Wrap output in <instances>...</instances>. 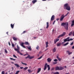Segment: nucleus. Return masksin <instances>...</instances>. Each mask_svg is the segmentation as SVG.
Instances as JSON below:
<instances>
[{"instance_id": "1", "label": "nucleus", "mask_w": 74, "mask_h": 74, "mask_svg": "<svg viewBox=\"0 0 74 74\" xmlns=\"http://www.w3.org/2000/svg\"><path fill=\"white\" fill-rule=\"evenodd\" d=\"M61 25L64 26V28L66 30H67L69 29V23L66 22L65 23H61Z\"/></svg>"}, {"instance_id": "2", "label": "nucleus", "mask_w": 74, "mask_h": 74, "mask_svg": "<svg viewBox=\"0 0 74 74\" xmlns=\"http://www.w3.org/2000/svg\"><path fill=\"white\" fill-rule=\"evenodd\" d=\"M64 9H66L68 11H70L71 10V8L70 6H69V5L68 3H66L64 5Z\"/></svg>"}, {"instance_id": "3", "label": "nucleus", "mask_w": 74, "mask_h": 74, "mask_svg": "<svg viewBox=\"0 0 74 74\" xmlns=\"http://www.w3.org/2000/svg\"><path fill=\"white\" fill-rule=\"evenodd\" d=\"M67 15L66 14V15L64 16V14H62V15L61 18L60 20V21H62L63 20V19H64V18L65 17V16H66Z\"/></svg>"}, {"instance_id": "4", "label": "nucleus", "mask_w": 74, "mask_h": 74, "mask_svg": "<svg viewBox=\"0 0 74 74\" xmlns=\"http://www.w3.org/2000/svg\"><path fill=\"white\" fill-rule=\"evenodd\" d=\"M65 35H66V32H64L62 34L60 35L59 36H58V38H59L60 37H63V36H65Z\"/></svg>"}, {"instance_id": "5", "label": "nucleus", "mask_w": 74, "mask_h": 74, "mask_svg": "<svg viewBox=\"0 0 74 74\" xmlns=\"http://www.w3.org/2000/svg\"><path fill=\"white\" fill-rule=\"evenodd\" d=\"M25 59H27V58H29V59H33L34 58V56H32L30 57V55H28V56L26 57H25Z\"/></svg>"}, {"instance_id": "6", "label": "nucleus", "mask_w": 74, "mask_h": 74, "mask_svg": "<svg viewBox=\"0 0 74 74\" xmlns=\"http://www.w3.org/2000/svg\"><path fill=\"white\" fill-rule=\"evenodd\" d=\"M55 19V15H53L51 16V21H52L54 20Z\"/></svg>"}, {"instance_id": "7", "label": "nucleus", "mask_w": 74, "mask_h": 74, "mask_svg": "<svg viewBox=\"0 0 74 74\" xmlns=\"http://www.w3.org/2000/svg\"><path fill=\"white\" fill-rule=\"evenodd\" d=\"M47 63H46L45 64V66H44V71H45V70H46V69H47Z\"/></svg>"}, {"instance_id": "8", "label": "nucleus", "mask_w": 74, "mask_h": 74, "mask_svg": "<svg viewBox=\"0 0 74 74\" xmlns=\"http://www.w3.org/2000/svg\"><path fill=\"white\" fill-rule=\"evenodd\" d=\"M59 41V39H56V40H55V39L54 40V43L55 44H56V42L57 41Z\"/></svg>"}, {"instance_id": "9", "label": "nucleus", "mask_w": 74, "mask_h": 74, "mask_svg": "<svg viewBox=\"0 0 74 74\" xmlns=\"http://www.w3.org/2000/svg\"><path fill=\"white\" fill-rule=\"evenodd\" d=\"M17 49L16 48L14 49V50L15 51H17V50H19L20 49V48L19 47H18V45H17Z\"/></svg>"}, {"instance_id": "10", "label": "nucleus", "mask_w": 74, "mask_h": 74, "mask_svg": "<svg viewBox=\"0 0 74 74\" xmlns=\"http://www.w3.org/2000/svg\"><path fill=\"white\" fill-rule=\"evenodd\" d=\"M47 60L48 62H51V60H52L51 59V58H48L47 59Z\"/></svg>"}, {"instance_id": "11", "label": "nucleus", "mask_w": 74, "mask_h": 74, "mask_svg": "<svg viewBox=\"0 0 74 74\" xmlns=\"http://www.w3.org/2000/svg\"><path fill=\"white\" fill-rule=\"evenodd\" d=\"M41 68H39L38 69V70L37 72V73H39L40 72V71H41Z\"/></svg>"}, {"instance_id": "12", "label": "nucleus", "mask_w": 74, "mask_h": 74, "mask_svg": "<svg viewBox=\"0 0 74 74\" xmlns=\"http://www.w3.org/2000/svg\"><path fill=\"white\" fill-rule=\"evenodd\" d=\"M59 68V70H62L64 69V67H63L60 66Z\"/></svg>"}, {"instance_id": "13", "label": "nucleus", "mask_w": 74, "mask_h": 74, "mask_svg": "<svg viewBox=\"0 0 74 74\" xmlns=\"http://www.w3.org/2000/svg\"><path fill=\"white\" fill-rule=\"evenodd\" d=\"M48 27H49V22H47V27L46 28L47 29H48Z\"/></svg>"}, {"instance_id": "14", "label": "nucleus", "mask_w": 74, "mask_h": 74, "mask_svg": "<svg viewBox=\"0 0 74 74\" xmlns=\"http://www.w3.org/2000/svg\"><path fill=\"white\" fill-rule=\"evenodd\" d=\"M72 24L71 25V27L73 26L74 25V20L72 21Z\"/></svg>"}, {"instance_id": "15", "label": "nucleus", "mask_w": 74, "mask_h": 74, "mask_svg": "<svg viewBox=\"0 0 74 74\" xmlns=\"http://www.w3.org/2000/svg\"><path fill=\"white\" fill-rule=\"evenodd\" d=\"M46 45V48H47V47H48V44H49L48 42H46L45 43Z\"/></svg>"}, {"instance_id": "16", "label": "nucleus", "mask_w": 74, "mask_h": 74, "mask_svg": "<svg viewBox=\"0 0 74 74\" xmlns=\"http://www.w3.org/2000/svg\"><path fill=\"white\" fill-rule=\"evenodd\" d=\"M27 48L30 50V51H32V49L31 48V46H29L28 47H27Z\"/></svg>"}, {"instance_id": "17", "label": "nucleus", "mask_w": 74, "mask_h": 74, "mask_svg": "<svg viewBox=\"0 0 74 74\" xmlns=\"http://www.w3.org/2000/svg\"><path fill=\"white\" fill-rule=\"evenodd\" d=\"M37 1L36 0H34L32 1V3H33V4H34V3H36Z\"/></svg>"}, {"instance_id": "18", "label": "nucleus", "mask_w": 74, "mask_h": 74, "mask_svg": "<svg viewBox=\"0 0 74 74\" xmlns=\"http://www.w3.org/2000/svg\"><path fill=\"white\" fill-rule=\"evenodd\" d=\"M14 24H11V27L12 29H14Z\"/></svg>"}, {"instance_id": "19", "label": "nucleus", "mask_w": 74, "mask_h": 74, "mask_svg": "<svg viewBox=\"0 0 74 74\" xmlns=\"http://www.w3.org/2000/svg\"><path fill=\"white\" fill-rule=\"evenodd\" d=\"M47 67L48 68V70H49L51 69L50 66H49V65H47Z\"/></svg>"}, {"instance_id": "20", "label": "nucleus", "mask_w": 74, "mask_h": 74, "mask_svg": "<svg viewBox=\"0 0 74 74\" xmlns=\"http://www.w3.org/2000/svg\"><path fill=\"white\" fill-rule=\"evenodd\" d=\"M14 65H15V66H16L17 67H20L19 65H18V64H15Z\"/></svg>"}, {"instance_id": "21", "label": "nucleus", "mask_w": 74, "mask_h": 74, "mask_svg": "<svg viewBox=\"0 0 74 74\" xmlns=\"http://www.w3.org/2000/svg\"><path fill=\"white\" fill-rule=\"evenodd\" d=\"M56 70H59V67L57 66L56 67Z\"/></svg>"}, {"instance_id": "22", "label": "nucleus", "mask_w": 74, "mask_h": 74, "mask_svg": "<svg viewBox=\"0 0 74 74\" xmlns=\"http://www.w3.org/2000/svg\"><path fill=\"white\" fill-rule=\"evenodd\" d=\"M25 45H30V44L29 43V42H25Z\"/></svg>"}, {"instance_id": "23", "label": "nucleus", "mask_w": 74, "mask_h": 74, "mask_svg": "<svg viewBox=\"0 0 74 74\" xmlns=\"http://www.w3.org/2000/svg\"><path fill=\"white\" fill-rule=\"evenodd\" d=\"M61 45V43H59L57 44V47H59Z\"/></svg>"}, {"instance_id": "24", "label": "nucleus", "mask_w": 74, "mask_h": 74, "mask_svg": "<svg viewBox=\"0 0 74 74\" xmlns=\"http://www.w3.org/2000/svg\"><path fill=\"white\" fill-rule=\"evenodd\" d=\"M53 52H55L56 51V48H54L53 49Z\"/></svg>"}, {"instance_id": "25", "label": "nucleus", "mask_w": 74, "mask_h": 74, "mask_svg": "<svg viewBox=\"0 0 74 74\" xmlns=\"http://www.w3.org/2000/svg\"><path fill=\"white\" fill-rule=\"evenodd\" d=\"M13 39L14 41H17V38L15 37H13Z\"/></svg>"}, {"instance_id": "26", "label": "nucleus", "mask_w": 74, "mask_h": 74, "mask_svg": "<svg viewBox=\"0 0 74 74\" xmlns=\"http://www.w3.org/2000/svg\"><path fill=\"white\" fill-rule=\"evenodd\" d=\"M69 44V42H68L66 43L65 44L63 45L64 46H66V45H68Z\"/></svg>"}, {"instance_id": "27", "label": "nucleus", "mask_w": 74, "mask_h": 74, "mask_svg": "<svg viewBox=\"0 0 74 74\" xmlns=\"http://www.w3.org/2000/svg\"><path fill=\"white\" fill-rule=\"evenodd\" d=\"M53 74H59V72H56L53 73Z\"/></svg>"}, {"instance_id": "28", "label": "nucleus", "mask_w": 74, "mask_h": 74, "mask_svg": "<svg viewBox=\"0 0 74 74\" xmlns=\"http://www.w3.org/2000/svg\"><path fill=\"white\" fill-rule=\"evenodd\" d=\"M64 42H67V41H68V40H67V39L66 38L64 39Z\"/></svg>"}, {"instance_id": "29", "label": "nucleus", "mask_w": 74, "mask_h": 74, "mask_svg": "<svg viewBox=\"0 0 74 74\" xmlns=\"http://www.w3.org/2000/svg\"><path fill=\"white\" fill-rule=\"evenodd\" d=\"M23 45H24V43L23 42H22L20 44V45H21V46H22H22H23Z\"/></svg>"}, {"instance_id": "30", "label": "nucleus", "mask_w": 74, "mask_h": 74, "mask_svg": "<svg viewBox=\"0 0 74 74\" xmlns=\"http://www.w3.org/2000/svg\"><path fill=\"white\" fill-rule=\"evenodd\" d=\"M72 32H70L69 34V36H71V34H73V33H72Z\"/></svg>"}, {"instance_id": "31", "label": "nucleus", "mask_w": 74, "mask_h": 74, "mask_svg": "<svg viewBox=\"0 0 74 74\" xmlns=\"http://www.w3.org/2000/svg\"><path fill=\"white\" fill-rule=\"evenodd\" d=\"M28 69V67H26L24 68V70H27Z\"/></svg>"}, {"instance_id": "32", "label": "nucleus", "mask_w": 74, "mask_h": 74, "mask_svg": "<svg viewBox=\"0 0 74 74\" xmlns=\"http://www.w3.org/2000/svg\"><path fill=\"white\" fill-rule=\"evenodd\" d=\"M72 40H73V39L72 38H71L70 39L68 40V41H72Z\"/></svg>"}, {"instance_id": "33", "label": "nucleus", "mask_w": 74, "mask_h": 74, "mask_svg": "<svg viewBox=\"0 0 74 74\" xmlns=\"http://www.w3.org/2000/svg\"><path fill=\"white\" fill-rule=\"evenodd\" d=\"M22 64H24V65H25V66H27V64L25 63H23L22 62H21Z\"/></svg>"}, {"instance_id": "34", "label": "nucleus", "mask_w": 74, "mask_h": 74, "mask_svg": "<svg viewBox=\"0 0 74 74\" xmlns=\"http://www.w3.org/2000/svg\"><path fill=\"white\" fill-rule=\"evenodd\" d=\"M57 63H58V62H53V64H57Z\"/></svg>"}, {"instance_id": "35", "label": "nucleus", "mask_w": 74, "mask_h": 74, "mask_svg": "<svg viewBox=\"0 0 74 74\" xmlns=\"http://www.w3.org/2000/svg\"><path fill=\"white\" fill-rule=\"evenodd\" d=\"M42 56H40V57H39V58H38V60L39 59H41V58H42Z\"/></svg>"}, {"instance_id": "36", "label": "nucleus", "mask_w": 74, "mask_h": 74, "mask_svg": "<svg viewBox=\"0 0 74 74\" xmlns=\"http://www.w3.org/2000/svg\"><path fill=\"white\" fill-rule=\"evenodd\" d=\"M10 59H11V60H16V59H14L12 58H10Z\"/></svg>"}, {"instance_id": "37", "label": "nucleus", "mask_w": 74, "mask_h": 74, "mask_svg": "<svg viewBox=\"0 0 74 74\" xmlns=\"http://www.w3.org/2000/svg\"><path fill=\"white\" fill-rule=\"evenodd\" d=\"M12 47H15V45H14V44L12 43Z\"/></svg>"}, {"instance_id": "38", "label": "nucleus", "mask_w": 74, "mask_h": 74, "mask_svg": "<svg viewBox=\"0 0 74 74\" xmlns=\"http://www.w3.org/2000/svg\"><path fill=\"white\" fill-rule=\"evenodd\" d=\"M36 49H37V50H38V49L39 48V46H37V47H36Z\"/></svg>"}, {"instance_id": "39", "label": "nucleus", "mask_w": 74, "mask_h": 74, "mask_svg": "<svg viewBox=\"0 0 74 74\" xmlns=\"http://www.w3.org/2000/svg\"><path fill=\"white\" fill-rule=\"evenodd\" d=\"M5 74V72H4V71H2L1 73V74Z\"/></svg>"}, {"instance_id": "40", "label": "nucleus", "mask_w": 74, "mask_h": 74, "mask_svg": "<svg viewBox=\"0 0 74 74\" xmlns=\"http://www.w3.org/2000/svg\"><path fill=\"white\" fill-rule=\"evenodd\" d=\"M5 53H7V49H5Z\"/></svg>"}, {"instance_id": "41", "label": "nucleus", "mask_w": 74, "mask_h": 74, "mask_svg": "<svg viewBox=\"0 0 74 74\" xmlns=\"http://www.w3.org/2000/svg\"><path fill=\"white\" fill-rule=\"evenodd\" d=\"M28 71L29 73H31V70H30V69H28Z\"/></svg>"}, {"instance_id": "42", "label": "nucleus", "mask_w": 74, "mask_h": 74, "mask_svg": "<svg viewBox=\"0 0 74 74\" xmlns=\"http://www.w3.org/2000/svg\"><path fill=\"white\" fill-rule=\"evenodd\" d=\"M54 62H58V60L57 59H55L54 60Z\"/></svg>"}, {"instance_id": "43", "label": "nucleus", "mask_w": 74, "mask_h": 74, "mask_svg": "<svg viewBox=\"0 0 74 74\" xmlns=\"http://www.w3.org/2000/svg\"><path fill=\"white\" fill-rule=\"evenodd\" d=\"M13 56L15 58H17V57L15 55H13Z\"/></svg>"}, {"instance_id": "44", "label": "nucleus", "mask_w": 74, "mask_h": 74, "mask_svg": "<svg viewBox=\"0 0 74 74\" xmlns=\"http://www.w3.org/2000/svg\"><path fill=\"white\" fill-rule=\"evenodd\" d=\"M19 50H17V51H17V52L18 53H20V52H19Z\"/></svg>"}, {"instance_id": "45", "label": "nucleus", "mask_w": 74, "mask_h": 74, "mask_svg": "<svg viewBox=\"0 0 74 74\" xmlns=\"http://www.w3.org/2000/svg\"><path fill=\"white\" fill-rule=\"evenodd\" d=\"M66 52H67V53H68V55H69V53H70V51H66Z\"/></svg>"}, {"instance_id": "46", "label": "nucleus", "mask_w": 74, "mask_h": 74, "mask_svg": "<svg viewBox=\"0 0 74 74\" xmlns=\"http://www.w3.org/2000/svg\"><path fill=\"white\" fill-rule=\"evenodd\" d=\"M61 59H62L60 58H59L58 59V60H59V61H60V60H61Z\"/></svg>"}, {"instance_id": "47", "label": "nucleus", "mask_w": 74, "mask_h": 74, "mask_svg": "<svg viewBox=\"0 0 74 74\" xmlns=\"http://www.w3.org/2000/svg\"><path fill=\"white\" fill-rule=\"evenodd\" d=\"M54 68H52L51 69V71H53V70L54 69Z\"/></svg>"}, {"instance_id": "48", "label": "nucleus", "mask_w": 74, "mask_h": 74, "mask_svg": "<svg viewBox=\"0 0 74 74\" xmlns=\"http://www.w3.org/2000/svg\"><path fill=\"white\" fill-rule=\"evenodd\" d=\"M9 45L10 46L11 45V44H10V41L8 42Z\"/></svg>"}, {"instance_id": "49", "label": "nucleus", "mask_w": 74, "mask_h": 74, "mask_svg": "<svg viewBox=\"0 0 74 74\" xmlns=\"http://www.w3.org/2000/svg\"><path fill=\"white\" fill-rule=\"evenodd\" d=\"M56 22V20H55L54 21V22L53 23V24L54 25V24H55V22Z\"/></svg>"}, {"instance_id": "50", "label": "nucleus", "mask_w": 74, "mask_h": 74, "mask_svg": "<svg viewBox=\"0 0 74 74\" xmlns=\"http://www.w3.org/2000/svg\"><path fill=\"white\" fill-rule=\"evenodd\" d=\"M72 35L73 36H74V31L72 32Z\"/></svg>"}, {"instance_id": "51", "label": "nucleus", "mask_w": 74, "mask_h": 74, "mask_svg": "<svg viewBox=\"0 0 74 74\" xmlns=\"http://www.w3.org/2000/svg\"><path fill=\"white\" fill-rule=\"evenodd\" d=\"M73 42H72L71 44L70 45H73Z\"/></svg>"}, {"instance_id": "52", "label": "nucleus", "mask_w": 74, "mask_h": 74, "mask_svg": "<svg viewBox=\"0 0 74 74\" xmlns=\"http://www.w3.org/2000/svg\"><path fill=\"white\" fill-rule=\"evenodd\" d=\"M72 54V52H69V55H70L71 54Z\"/></svg>"}, {"instance_id": "53", "label": "nucleus", "mask_w": 74, "mask_h": 74, "mask_svg": "<svg viewBox=\"0 0 74 74\" xmlns=\"http://www.w3.org/2000/svg\"><path fill=\"white\" fill-rule=\"evenodd\" d=\"M19 54L21 55H23V54L22 53H19Z\"/></svg>"}, {"instance_id": "54", "label": "nucleus", "mask_w": 74, "mask_h": 74, "mask_svg": "<svg viewBox=\"0 0 74 74\" xmlns=\"http://www.w3.org/2000/svg\"><path fill=\"white\" fill-rule=\"evenodd\" d=\"M22 47H23V48H26V47H25V46L23 45L22 46Z\"/></svg>"}, {"instance_id": "55", "label": "nucleus", "mask_w": 74, "mask_h": 74, "mask_svg": "<svg viewBox=\"0 0 74 74\" xmlns=\"http://www.w3.org/2000/svg\"><path fill=\"white\" fill-rule=\"evenodd\" d=\"M69 38H70L69 37H68L66 39H67V40H69Z\"/></svg>"}, {"instance_id": "56", "label": "nucleus", "mask_w": 74, "mask_h": 74, "mask_svg": "<svg viewBox=\"0 0 74 74\" xmlns=\"http://www.w3.org/2000/svg\"><path fill=\"white\" fill-rule=\"evenodd\" d=\"M63 67H64V68L65 69H66V68H67V66H63Z\"/></svg>"}, {"instance_id": "57", "label": "nucleus", "mask_w": 74, "mask_h": 74, "mask_svg": "<svg viewBox=\"0 0 74 74\" xmlns=\"http://www.w3.org/2000/svg\"><path fill=\"white\" fill-rule=\"evenodd\" d=\"M20 69H23V67H21Z\"/></svg>"}, {"instance_id": "58", "label": "nucleus", "mask_w": 74, "mask_h": 74, "mask_svg": "<svg viewBox=\"0 0 74 74\" xmlns=\"http://www.w3.org/2000/svg\"><path fill=\"white\" fill-rule=\"evenodd\" d=\"M26 33V31H23V34L24 33Z\"/></svg>"}, {"instance_id": "59", "label": "nucleus", "mask_w": 74, "mask_h": 74, "mask_svg": "<svg viewBox=\"0 0 74 74\" xmlns=\"http://www.w3.org/2000/svg\"><path fill=\"white\" fill-rule=\"evenodd\" d=\"M57 59H58V58H59V56H57Z\"/></svg>"}, {"instance_id": "60", "label": "nucleus", "mask_w": 74, "mask_h": 74, "mask_svg": "<svg viewBox=\"0 0 74 74\" xmlns=\"http://www.w3.org/2000/svg\"><path fill=\"white\" fill-rule=\"evenodd\" d=\"M72 49H74V45L72 47Z\"/></svg>"}, {"instance_id": "61", "label": "nucleus", "mask_w": 74, "mask_h": 74, "mask_svg": "<svg viewBox=\"0 0 74 74\" xmlns=\"http://www.w3.org/2000/svg\"><path fill=\"white\" fill-rule=\"evenodd\" d=\"M58 20H59V18H58L56 19V21H58Z\"/></svg>"}, {"instance_id": "62", "label": "nucleus", "mask_w": 74, "mask_h": 74, "mask_svg": "<svg viewBox=\"0 0 74 74\" xmlns=\"http://www.w3.org/2000/svg\"><path fill=\"white\" fill-rule=\"evenodd\" d=\"M64 42H62V44H64Z\"/></svg>"}, {"instance_id": "63", "label": "nucleus", "mask_w": 74, "mask_h": 74, "mask_svg": "<svg viewBox=\"0 0 74 74\" xmlns=\"http://www.w3.org/2000/svg\"><path fill=\"white\" fill-rule=\"evenodd\" d=\"M28 55V54H26L24 55L23 56H25V55Z\"/></svg>"}, {"instance_id": "64", "label": "nucleus", "mask_w": 74, "mask_h": 74, "mask_svg": "<svg viewBox=\"0 0 74 74\" xmlns=\"http://www.w3.org/2000/svg\"><path fill=\"white\" fill-rule=\"evenodd\" d=\"M8 32H7L6 33L7 34H8Z\"/></svg>"}]
</instances>
